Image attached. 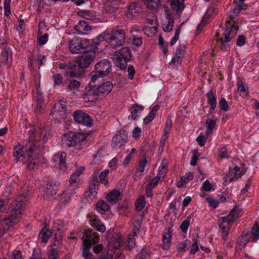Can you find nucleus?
Masks as SVG:
<instances>
[{
  "mask_svg": "<svg viewBox=\"0 0 259 259\" xmlns=\"http://www.w3.org/2000/svg\"><path fill=\"white\" fill-rule=\"evenodd\" d=\"M29 134L30 140L28 143L24 147L19 145L16 147L13 155L14 161L26 164L27 169L31 170L38 167V160L37 158L33 156L32 154L38 152V148L37 145H36V142L33 141V131H30Z\"/></svg>",
  "mask_w": 259,
  "mask_h": 259,
  "instance_id": "1",
  "label": "nucleus"
},
{
  "mask_svg": "<svg viewBox=\"0 0 259 259\" xmlns=\"http://www.w3.org/2000/svg\"><path fill=\"white\" fill-rule=\"evenodd\" d=\"M240 9L238 8L237 5L230 11L229 15L230 20H227L226 24V28L223 34L224 37L219 38V33H216L218 41V46L223 51H227L229 47L228 42L232 38L235 37L237 34L238 26L236 24H232L230 20L236 18L240 12Z\"/></svg>",
  "mask_w": 259,
  "mask_h": 259,
  "instance_id": "2",
  "label": "nucleus"
},
{
  "mask_svg": "<svg viewBox=\"0 0 259 259\" xmlns=\"http://www.w3.org/2000/svg\"><path fill=\"white\" fill-rule=\"evenodd\" d=\"M88 135V133L69 132L64 135L62 144L64 146L73 147L75 150H79Z\"/></svg>",
  "mask_w": 259,
  "mask_h": 259,
  "instance_id": "3",
  "label": "nucleus"
},
{
  "mask_svg": "<svg viewBox=\"0 0 259 259\" xmlns=\"http://www.w3.org/2000/svg\"><path fill=\"white\" fill-rule=\"evenodd\" d=\"M30 197L29 193L27 192H24L20 194L17 198L13 201L10 206V211L11 213L12 217L14 215L20 218L22 211L24 210Z\"/></svg>",
  "mask_w": 259,
  "mask_h": 259,
  "instance_id": "4",
  "label": "nucleus"
},
{
  "mask_svg": "<svg viewBox=\"0 0 259 259\" xmlns=\"http://www.w3.org/2000/svg\"><path fill=\"white\" fill-rule=\"evenodd\" d=\"M96 55L94 52L86 51L78 58L77 60L75 62L77 70L76 74H77L78 76L82 75L84 73L85 69L91 64Z\"/></svg>",
  "mask_w": 259,
  "mask_h": 259,
  "instance_id": "5",
  "label": "nucleus"
},
{
  "mask_svg": "<svg viewBox=\"0 0 259 259\" xmlns=\"http://www.w3.org/2000/svg\"><path fill=\"white\" fill-rule=\"evenodd\" d=\"M131 55L127 47H122L120 50L114 52L113 60L116 65L121 70H124L127 66V61L130 60Z\"/></svg>",
  "mask_w": 259,
  "mask_h": 259,
  "instance_id": "6",
  "label": "nucleus"
},
{
  "mask_svg": "<svg viewBox=\"0 0 259 259\" xmlns=\"http://www.w3.org/2000/svg\"><path fill=\"white\" fill-rule=\"evenodd\" d=\"M107 40L109 41L110 45L113 49L122 46L125 42V32L119 27L113 29L111 34H106Z\"/></svg>",
  "mask_w": 259,
  "mask_h": 259,
  "instance_id": "7",
  "label": "nucleus"
},
{
  "mask_svg": "<svg viewBox=\"0 0 259 259\" xmlns=\"http://www.w3.org/2000/svg\"><path fill=\"white\" fill-rule=\"evenodd\" d=\"M89 41L85 39L73 38L69 41V48L72 53L78 54L88 51Z\"/></svg>",
  "mask_w": 259,
  "mask_h": 259,
  "instance_id": "8",
  "label": "nucleus"
},
{
  "mask_svg": "<svg viewBox=\"0 0 259 259\" xmlns=\"http://www.w3.org/2000/svg\"><path fill=\"white\" fill-rule=\"evenodd\" d=\"M66 111L65 102L60 101L55 103L50 115L55 119L61 120L65 118Z\"/></svg>",
  "mask_w": 259,
  "mask_h": 259,
  "instance_id": "9",
  "label": "nucleus"
},
{
  "mask_svg": "<svg viewBox=\"0 0 259 259\" xmlns=\"http://www.w3.org/2000/svg\"><path fill=\"white\" fill-rule=\"evenodd\" d=\"M127 141V132L124 130H119L112 139L111 146L114 149H119L124 146Z\"/></svg>",
  "mask_w": 259,
  "mask_h": 259,
  "instance_id": "10",
  "label": "nucleus"
},
{
  "mask_svg": "<svg viewBox=\"0 0 259 259\" xmlns=\"http://www.w3.org/2000/svg\"><path fill=\"white\" fill-rule=\"evenodd\" d=\"M74 120L79 123L84 125L91 126L93 120L90 116L81 111H76L73 112Z\"/></svg>",
  "mask_w": 259,
  "mask_h": 259,
  "instance_id": "11",
  "label": "nucleus"
},
{
  "mask_svg": "<svg viewBox=\"0 0 259 259\" xmlns=\"http://www.w3.org/2000/svg\"><path fill=\"white\" fill-rule=\"evenodd\" d=\"M95 70L101 76H105L111 72V63L107 60H103L95 65Z\"/></svg>",
  "mask_w": 259,
  "mask_h": 259,
  "instance_id": "12",
  "label": "nucleus"
},
{
  "mask_svg": "<svg viewBox=\"0 0 259 259\" xmlns=\"http://www.w3.org/2000/svg\"><path fill=\"white\" fill-rule=\"evenodd\" d=\"M104 41L106 42L108 41L106 34L100 35L97 38L93 40L92 44H90L89 43L87 50L94 52L96 54V52H100L102 50V49L99 48V47L101 44Z\"/></svg>",
  "mask_w": 259,
  "mask_h": 259,
  "instance_id": "13",
  "label": "nucleus"
},
{
  "mask_svg": "<svg viewBox=\"0 0 259 259\" xmlns=\"http://www.w3.org/2000/svg\"><path fill=\"white\" fill-rule=\"evenodd\" d=\"M86 93L84 98L90 102H94L100 97L96 85L90 83L85 88Z\"/></svg>",
  "mask_w": 259,
  "mask_h": 259,
  "instance_id": "14",
  "label": "nucleus"
},
{
  "mask_svg": "<svg viewBox=\"0 0 259 259\" xmlns=\"http://www.w3.org/2000/svg\"><path fill=\"white\" fill-rule=\"evenodd\" d=\"M243 174L244 172L240 170V168L238 166H236L232 170L230 169L228 177L225 180L224 184L225 185H227L228 184V182L230 183L232 181L237 180Z\"/></svg>",
  "mask_w": 259,
  "mask_h": 259,
  "instance_id": "15",
  "label": "nucleus"
},
{
  "mask_svg": "<svg viewBox=\"0 0 259 259\" xmlns=\"http://www.w3.org/2000/svg\"><path fill=\"white\" fill-rule=\"evenodd\" d=\"M89 222L90 225L95 228V229L103 233L106 230V227L101 221L98 219V217L95 214L90 215L89 217Z\"/></svg>",
  "mask_w": 259,
  "mask_h": 259,
  "instance_id": "16",
  "label": "nucleus"
},
{
  "mask_svg": "<svg viewBox=\"0 0 259 259\" xmlns=\"http://www.w3.org/2000/svg\"><path fill=\"white\" fill-rule=\"evenodd\" d=\"M171 126L172 122L171 117L170 116H168L165 123V127L164 128V134L162 136L160 142L159 149L160 148L161 149V152L163 151V147L165 145V141L167 139L168 135L170 133Z\"/></svg>",
  "mask_w": 259,
  "mask_h": 259,
  "instance_id": "17",
  "label": "nucleus"
},
{
  "mask_svg": "<svg viewBox=\"0 0 259 259\" xmlns=\"http://www.w3.org/2000/svg\"><path fill=\"white\" fill-rule=\"evenodd\" d=\"M218 225L222 231L221 234L223 239L226 241L229 234L231 224L226 222L224 218L220 217L218 220Z\"/></svg>",
  "mask_w": 259,
  "mask_h": 259,
  "instance_id": "18",
  "label": "nucleus"
},
{
  "mask_svg": "<svg viewBox=\"0 0 259 259\" xmlns=\"http://www.w3.org/2000/svg\"><path fill=\"white\" fill-rule=\"evenodd\" d=\"M57 186L56 183L52 181H48L44 190L43 196L45 198L49 199L56 194Z\"/></svg>",
  "mask_w": 259,
  "mask_h": 259,
  "instance_id": "19",
  "label": "nucleus"
},
{
  "mask_svg": "<svg viewBox=\"0 0 259 259\" xmlns=\"http://www.w3.org/2000/svg\"><path fill=\"white\" fill-rule=\"evenodd\" d=\"M59 68L66 70L71 77H78V75L76 74L77 70L75 62L61 63L59 65Z\"/></svg>",
  "mask_w": 259,
  "mask_h": 259,
  "instance_id": "20",
  "label": "nucleus"
},
{
  "mask_svg": "<svg viewBox=\"0 0 259 259\" xmlns=\"http://www.w3.org/2000/svg\"><path fill=\"white\" fill-rule=\"evenodd\" d=\"M66 153L64 152L56 154L54 156V161L58 165L60 169L65 170L66 168L65 158Z\"/></svg>",
  "mask_w": 259,
  "mask_h": 259,
  "instance_id": "21",
  "label": "nucleus"
},
{
  "mask_svg": "<svg viewBox=\"0 0 259 259\" xmlns=\"http://www.w3.org/2000/svg\"><path fill=\"white\" fill-rule=\"evenodd\" d=\"M82 239L90 241L91 245L95 244L99 242V236L96 233H93L91 230L86 229L84 230Z\"/></svg>",
  "mask_w": 259,
  "mask_h": 259,
  "instance_id": "22",
  "label": "nucleus"
},
{
  "mask_svg": "<svg viewBox=\"0 0 259 259\" xmlns=\"http://www.w3.org/2000/svg\"><path fill=\"white\" fill-rule=\"evenodd\" d=\"M96 88L100 97H102L105 95L108 94L111 91L113 88V84L110 81H106L104 82L101 85H96Z\"/></svg>",
  "mask_w": 259,
  "mask_h": 259,
  "instance_id": "23",
  "label": "nucleus"
},
{
  "mask_svg": "<svg viewBox=\"0 0 259 259\" xmlns=\"http://www.w3.org/2000/svg\"><path fill=\"white\" fill-rule=\"evenodd\" d=\"M36 108L35 111L37 113L42 114L45 110L44 98L41 92L37 90L36 96Z\"/></svg>",
  "mask_w": 259,
  "mask_h": 259,
  "instance_id": "24",
  "label": "nucleus"
},
{
  "mask_svg": "<svg viewBox=\"0 0 259 259\" xmlns=\"http://www.w3.org/2000/svg\"><path fill=\"white\" fill-rule=\"evenodd\" d=\"M184 0H169L171 10L177 14L181 13L184 8Z\"/></svg>",
  "mask_w": 259,
  "mask_h": 259,
  "instance_id": "25",
  "label": "nucleus"
},
{
  "mask_svg": "<svg viewBox=\"0 0 259 259\" xmlns=\"http://www.w3.org/2000/svg\"><path fill=\"white\" fill-rule=\"evenodd\" d=\"M74 28L77 31L79 34H84L86 31L91 30V26L89 23L84 20H80L77 24L74 26Z\"/></svg>",
  "mask_w": 259,
  "mask_h": 259,
  "instance_id": "26",
  "label": "nucleus"
},
{
  "mask_svg": "<svg viewBox=\"0 0 259 259\" xmlns=\"http://www.w3.org/2000/svg\"><path fill=\"white\" fill-rule=\"evenodd\" d=\"M166 12L167 14L166 21L162 24V27L164 31L170 32L173 28L174 19L167 10H166Z\"/></svg>",
  "mask_w": 259,
  "mask_h": 259,
  "instance_id": "27",
  "label": "nucleus"
},
{
  "mask_svg": "<svg viewBox=\"0 0 259 259\" xmlns=\"http://www.w3.org/2000/svg\"><path fill=\"white\" fill-rule=\"evenodd\" d=\"M240 213V210L237 206H234L226 217H223L228 223L231 224L237 220Z\"/></svg>",
  "mask_w": 259,
  "mask_h": 259,
  "instance_id": "28",
  "label": "nucleus"
},
{
  "mask_svg": "<svg viewBox=\"0 0 259 259\" xmlns=\"http://www.w3.org/2000/svg\"><path fill=\"white\" fill-rule=\"evenodd\" d=\"M12 217V216L11 215V213L10 212L8 218L1 221L2 223L8 229H9L10 227H12L14 225L17 224L19 222L18 219L20 218L15 215H14L13 217Z\"/></svg>",
  "mask_w": 259,
  "mask_h": 259,
  "instance_id": "29",
  "label": "nucleus"
},
{
  "mask_svg": "<svg viewBox=\"0 0 259 259\" xmlns=\"http://www.w3.org/2000/svg\"><path fill=\"white\" fill-rule=\"evenodd\" d=\"M172 231L170 228H166L164 229L163 234V243L164 249H168L169 247V244L171 240Z\"/></svg>",
  "mask_w": 259,
  "mask_h": 259,
  "instance_id": "30",
  "label": "nucleus"
},
{
  "mask_svg": "<svg viewBox=\"0 0 259 259\" xmlns=\"http://www.w3.org/2000/svg\"><path fill=\"white\" fill-rule=\"evenodd\" d=\"M75 189L67 188V189L62 193L61 196L60 202L65 205L71 200V195L75 193Z\"/></svg>",
  "mask_w": 259,
  "mask_h": 259,
  "instance_id": "31",
  "label": "nucleus"
},
{
  "mask_svg": "<svg viewBox=\"0 0 259 259\" xmlns=\"http://www.w3.org/2000/svg\"><path fill=\"white\" fill-rule=\"evenodd\" d=\"M149 164L147 158L144 156L139 161L137 170L135 172V175L136 177L140 176L144 172L146 165Z\"/></svg>",
  "mask_w": 259,
  "mask_h": 259,
  "instance_id": "32",
  "label": "nucleus"
},
{
  "mask_svg": "<svg viewBox=\"0 0 259 259\" xmlns=\"http://www.w3.org/2000/svg\"><path fill=\"white\" fill-rule=\"evenodd\" d=\"M207 103L210 105V109L214 110L217 106V97L212 91H209L206 94Z\"/></svg>",
  "mask_w": 259,
  "mask_h": 259,
  "instance_id": "33",
  "label": "nucleus"
},
{
  "mask_svg": "<svg viewBox=\"0 0 259 259\" xmlns=\"http://www.w3.org/2000/svg\"><path fill=\"white\" fill-rule=\"evenodd\" d=\"M121 194L118 190H114L110 192L106 196V200L109 202H113L114 201H118L121 200Z\"/></svg>",
  "mask_w": 259,
  "mask_h": 259,
  "instance_id": "34",
  "label": "nucleus"
},
{
  "mask_svg": "<svg viewBox=\"0 0 259 259\" xmlns=\"http://www.w3.org/2000/svg\"><path fill=\"white\" fill-rule=\"evenodd\" d=\"M96 208L98 212L104 214L109 210V206L104 200H100L96 203Z\"/></svg>",
  "mask_w": 259,
  "mask_h": 259,
  "instance_id": "35",
  "label": "nucleus"
},
{
  "mask_svg": "<svg viewBox=\"0 0 259 259\" xmlns=\"http://www.w3.org/2000/svg\"><path fill=\"white\" fill-rule=\"evenodd\" d=\"M52 232L47 229V227L42 228L39 234V238L44 243H47L50 238Z\"/></svg>",
  "mask_w": 259,
  "mask_h": 259,
  "instance_id": "36",
  "label": "nucleus"
},
{
  "mask_svg": "<svg viewBox=\"0 0 259 259\" xmlns=\"http://www.w3.org/2000/svg\"><path fill=\"white\" fill-rule=\"evenodd\" d=\"M144 109V107L140 106L138 104H134L131 110L132 118L134 120H137L139 118L138 113Z\"/></svg>",
  "mask_w": 259,
  "mask_h": 259,
  "instance_id": "37",
  "label": "nucleus"
},
{
  "mask_svg": "<svg viewBox=\"0 0 259 259\" xmlns=\"http://www.w3.org/2000/svg\"><path fill=\"white\" fill-rule=\"evenodd\" d=\"M150 10H155L161 6V0H143Z\"/></svg>",
  "mask_w": 259,
  "mask_h": 259,
  "instance_id": "38",
  "label": "nucleus"
},
{
  "mask_svg": "<svg viewBox=\"0 0 259 259\" xmlns=\"http://www.w3.org/2000/svg\"><path fill=\"white\" fill-rule=\"evenodd\" d=\"M248 233L247 232L244 236H240L238 238L237 240L238 243V248L242 249L243 248L245 247L247 243L249 241V237H248Z\"/></svg>",
  "mask_w": 259,
  "mask_h": 259,
  "instance_id": "39",
  "label": "nucleus"
},
{
  "mask_svg": "<svg viewBox=\"0 0 259 259\" xmlns=\"http://www.w3.org/2000/svg\"><path fill=\"white\" fill-rule=\"evenodd\" d=\"M80 85V82L75 79H71L69 81V84L67 86V90L71 93H74L75 91H77Z\"/></svg>",
  "mask_w": 259,
  "mask_h": 259,
  "instance_id": "40",
  "label": "nucleus"
},
{
  "mask_svg": "<svg viewBox=\"0 0 259 259\" xmlns=\"http://www.w3.org/2000/svg\"><path fill=\"white\" fill-rule=\"evenodd\" d=\"M83 251L82 255L84 257H88L91 255L90 249L91 246V243L89 240H83L82 242Z\"/></svg>",
  "mask_w": 259,
  "mask_h": 259,
  "instance_id": "41",
  "label": "nucleus"
},
{
  "mask_svg": "<svg viewBox=\"0 0 259 259\" xmlns=\"http://www.w3.org/2000/svg\"><path fill=\"white\" fill-rule=\"evenodd\" d=\"M105 10L108 13H113L118 9V5L111 0H108L105 4Z\"/></svg>",
  "mask_w": 259,
  "mask_h": 259,
  "instance_id": "42",
  "label": "nucleus"
},
{
  "mask_svg": "<svg viewBox=\"0 0 259 259\" xmlns=\"http://www.w3.org/2000/svg\"><path fill=\"white\" fill-rule=\"evenodd\" d=\"M216 125V121L210 118L207 119L206 120V125L207 129L205 132L206 136H208L212 133L213 129Z\"/></svg>",
  "mask_w": 259,
  "mask_h": 259,
  "instance_id": "43",
  "label": "nucleus"
},
{
  "mask_svg": "<svg viewBox=\"0 0 259 259\" xmlns=\"http://www.w3.org/2000/svg\"><path fill=\"white\" fill-rule=\"evenodd\" d=\"M98 186L94 183H91L89 186V190L84 193V195L88 197L95 196L98 192Z\"/></svg>",
  "mask_w": 259,
  "mask_h": 259,
  "instance_id": "44",
  "label": "nucleus"
},
{
  "mask_svg": "<svg viewBox=\"0 0 259 259\" xmlns=\"http://www.w3.org/2000/svg\"><path fill=\"white\" fill-rule=\"evenodd\" d=\"M251 234L252 235L251 241L255 242L259 239V226L257 223L253 225Z\"/></svg>",
  "mask_w": 259,
  "mask_h": 259,
  "instance_id": "45",
  "label": "nucleus"
},
{
  "mask_svg": "<svg viewBox=\"0 0 259 259\" xmlns=\"http://www.w3.org/2000/svg\"><path fill=\"white\" fill-rule=\"evenodd\" d=\"M146 204L145 197L141 195L135 202L136 208L137 211H141L144 208Z\"/></svg>",
  "mask_w": 259,
  "mask_h": 259,
  "instance_id": "46",
  "label": "nucleus"
},
{
  "mask_svg": "<svg viewBox=\"0 0 259 259\" xmlns=\"http://www.w3.org/2000/svg\"><path fill=\"white\" fill-rule=\"evenodd\" d=\"M53 229L54 231H58V233H55V238L57 239L58 238H60L62 233L60 232L62 229V226L60 221L56 222L54 223L53 226Z\"/></svg>",
  "mask_w": 259,
  "mask_h": 259,
  "instance_id": "47",
  "label": "nucleus"
},
{
  "mask_svg": "<svg viewBox=\"0 0 259 259\" xmlns=\"http://www.w3.org/2000/svg\"><path fill=\"white\" fill-rule=\"evenodd\" d=\"M139 8L138 7V4L136 3H132L128 7V11L129 14L134 16V14L137 13L139 11Z\"/></svg>",
  "mask_w": 259,
  "mask_h": 259,
  "instance_id": "48",
  "label": "nucleus"
},
{
  "mask_svg": "<svg viewBox=\"0 0 259 259\" xmlns=\"http://www.w3.org/2000/svg\"><path fill=\"white\" fill-rule=\"evenodd\" d=\"M109 170L106 169L103 171L101 172L99 175L100 181L101 183L105 184V185H107L108 183V181L107 180V176L109 174Z\"/></svg>",
  "mask_w": 259,
  "mask_h": 259,
  "instance_id": "49",
  "label": "nucleus"
},
{
  "mask_svg": "<svg viewBox=\"0 0 259 259\" xmlns=\"http://www.w3.org/2000/svg\"><path fill=\"white\" fill-rule=\"evenodd\" d=\"M131 42L134 46L139 47L142 44V37H137L135 35H132L130 37Z\"/></svg>",
  "mask_w": 259,
  "mask_h": 259,
  "instance_id": "50",
  "label": "nucleus"
},
{
  "mask_svg": "<svg viewBox=\"0 0 259 259\" xmlns=\"http://www.w3.org/2000/svg\"><path fill=\"white\" fill-rule=\"evenodd\" d=\"M210 17V15L209 14H205V16L203 17L201 22L198 25L196 30V35H198L200 31L202 30L203 27L205 25L206 23L204 22V20L207 19H208Z\"/></svg>",
  "mask_w": 259,
  "mask_h": 259,
  "instance_id": "51",
  "label": "nucleus"
},
{
  "mask_svg": "<svg viewBox=\"0 0 259 259\" xmlns=\"http://www.w3.org/2000/svg\"><path fill=\"white\" fill-rule=\"evenodd\" d=\"M192 215H189L187 219L184 221L180 225V228L182 232H186L187 231L188 228L190 224V220L192 218Z\"/></svg>",
  "mask_w": 259,
  "mask_h": 259,
  "instance_id": "52",
  "label": "nucleus"
},
{
  "mask_svg": "<svg viewBox=\"0 0 259 259\" xmlns=\"http://www.w3.org/2000/svg\"><path fill=\"white\" fill-rule=\"evenodd\" d=\"M199 156L200 154L198 153V151L196 149L194 150L193 151V157L190 162L191 165L195 166L196 165Z\"/></svg>",
  "mask_w": 259,
  "mask_h": 259,
  "instance_id": "53",
  "label": "nucleus"
},
{
  "mask_svg": "<svg viewBox=\"0 0 259 259\" xmlns=\"http://www.w3.org/2000/svg\"><path fill=\"white\" fill-rule=\"evenodd\" d=\"M219 106L221 109L224 111H227L229 108L228 103L224 98H221L219 102Z\"/></svg>",
  "mask_w": 259,
  "mask_h": 259,
  "instance_id": "54",
  "label": "nucleus"
},
{
  "mask_svg": "<svg viewBox=\"0 0 259 259\" xmlns=\"http://www.w3.org/2000/svg\"><path fill=\"white\" fill-rule=\"evenodd\" d=\"M185 46L184 45H180L177 49L176 55L183 58L185 52Z\"/></svg>",
  "mask_w": 259,
  "mask_h": 259,
  "instance_id": "55",
  "label": "nucleus"
},
{
  "mask_svg": "<svg viewBox=\"0 0 259 259\" xmlns=\"http://www.w3.org/2000/svg\"><path fill=\"white\" fill-rule=\"evenodd\" d=\"M54 83L55 85H60L63 82V77L59 74H56L53 76Z\"/></svg>",
  "mask_w": 259,
  "mask_h": 259,
  "instance_id": "56",
  "label": "nucleus"
},
{
  "mask_svg": "<svg viewBox=\"0 0 259 259\" xmlns=\"http://www.w3.org/2000/svg\"><path fill=\"white\" fill-rule=\"evenodd\" d=\"M180 31H181V27L179 26L175 31V36L171 40L170 45L171 46L174 45L176 42V41L178 40V39L179 38L180 34Z\"/></svg>",
  "mask_w": 259,
  "mask_h": 259,
  "instance_id": "57",
  "label": "nucleus"
},
{
  "mask_svg": "<svg viewBox=\"0 0 259 259\" xmlns=\"http://www.w3.org/2000/svg\"><path fill=\"white\" fill-rule=\"evenodd\" d=\"M193 174L191 172L186 173L185 176L182 177L181 178L183 179L184 183L187 184L190 180L193 179Z\"/></svg>",
  "mask_w": 259,
  "mask_h": 259,
  "instance_id": "58",
  "label": "nucleus"
},
{
  "mask_svg": "<svg viewBox=\"0 0 259 259\" xmlns=\"http://www.w3.org/2000/svg\"><path fill=\"white\" fill-rule=\"evenodd\" d=\"M167 172V169L165 165H161L160 167L159 170L158 171V173L157 174V176L161 178L162 179H163L166 174Z\"/></svg>",
  "mask_w": 259,
  "mask_h": 259,
  "instance_id": "59",
  "label": "nucleus"
},
{
  "mask_svg": "<svg viewBox=\"0 0 259 259\" xmlns=\"http://www.w3.org/2000/svg\"><path fill=\"white\" fill-rule=\"evenodd\" d=\"M1 55L2 57L1 59L2 61L5 63H7L9 60L8 50L5 48L4 50L2 52Z\"/></svg>",
  "mask_w": 259,
  "mask_h": 259,
  "instance_id": "60",
  "label": "nucleus"
},
{
  "mask_svg": "<svg viewBox=\"0 0 259 259\" xmlns=\"http://www.w3.org/2000/svg\"><path fill=\"white\" fill-rule=\"evenodd\" d=\"M78 178V177L76 176V175H75L73 173L70 176L69 180L70 185L67 188H69L70 189H75L74 187L73 186V185L76 183V180Z\"/></svg>",
  "mask_w": 259,
  "mask_h": 259,
  "instance_id": "61",
  "label": "nucleus"
},
{
  "mask_svg": "<svg viewBox=\"0 0 259 259\" xmlns=\"http://www.w3.org/2000/svg\"><path fill=\"white\" fill-rule=\"evenodd\" d=\"M160 179V178L158 176L154 177L149 183V184L147 185L148 186H151L152 188L155 187L157 185L159 180Z\"/></svg>",
  "mask_w": 259,
  "mask_h": 259,
  "instance_id": "62",
  "label": "nucleus"
},
{
  "mask_svg": "<svg viewBox=\"0 0 259 259\" xmlns=\"http://www.w3.org/2000/svg\"><path fill=\"white\" fill-rule=\"evenodd\" d=\"M207 202L210 204L211 206L215 208L219 205V201L213 199L212 197H207L206 199Z\"/></svg>",
  "mask_w": 259,
  "mask_h": 259,
  "instance_id": "63",
  "label": "nucleus"
},
{
  "mask_svg": "<svg viewBox=\"0 0 259 259\" xmlns=\"http://www.w3.org/2000/svg\"><path fill=\"white\" fill-rule=\"evenodd\" d=\"M246 41V37L245 36L240 35L238 36L236 41V45L238 46L241 47L243 46Z\"/></svg>",
  "mask_w": 259,
  "mask_h": 259,
  "instance_id": "64",
  "label": "nucleus"
}]
</instances>
